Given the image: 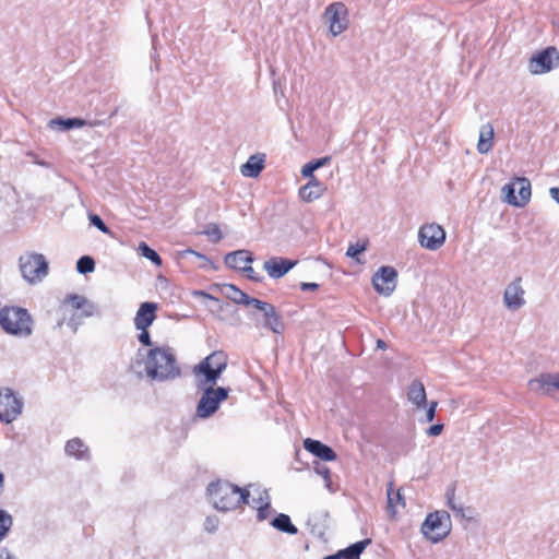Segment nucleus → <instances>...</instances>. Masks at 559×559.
Here are the masks:
<instances>
[{
    "instance_id": "nucleus-31",
    "label": "nucleus",
    "mask_w": 559,
    "mask_h": 559,
    "mask_svg": "<svg viewBox=\"0 0 559 559\" xmlns=\"http://www.w3.org/2000/svg\"><path fill=\"white\" fill-rule=\"evenodd\" d=\"M64 450L68 455L75 456L76 459H84L85 453L87 452V447L81 439L74 438L67 442Z\"/></svg>"
},
{
    "instance_id": "nucleus-41",
    "label": "nucleus",
    "mask_w": 559,
    "mask_h": 559,
    "mask_svg": "<svg viewBox=\"0 0 559 559\" xmlns=\"http://www.w3.org/2000/svg\"><path fill=\"white\" fill-rule=\"evenodd\" d=\"M140 331L138 335L139 342L144 346H150L152 344L150 332L147 331L148 328H135Z\"/></svg>"
},
{
    "instance_id": "nucleus-55",
    "label": "nucleus",
    "mask_w": 559,
    "mask_h": 559,
    "mask_svg": "<svg viewBox=\"0 0 559 559\" xmlns=\"http://www.w3.org/2000/svg\"><path fill=\"white\" fill-rule=\"evenodd\" d=\"M323 559H343V557L341 555V551H338L337 554L326 556Z\"/></svg>"
},
{
    "instance_id": "nucleus-42",
    "label": "nucleus",
    "mask_w": 559,
    "mask_h": 559,
    "mask_svg": "<svg viewBox=\"0 0 559 559\" xmlns=\"http://www.w3.org/2000/svg\"><path fill=\"white\" fill-rule=\"evenodd\" d=\"M205 234L210 236L214 242H217L223 238L219 227L215 224L211 225Z\"/></svg>"
},
{
    "instance_id": "nucleus-13",
    "label": "nucleus",
    "mask_w": 559,
    "mask_h": 559,
    "mask_svg": "<svg viewBox=\"0 0 559 559\" xmlns=\"http://www.w3.org/2000/svg\"><path fill=\"white\" fill-rule=\"evenodd\" d=\"M503 304L510 311H518L526 304L522 277H515L507 285L503 292Z\"/></svg>"
},
{
    "instance_id": "nucleus-56",
    "label": "nucleus",
    "mask_w": 559,
    "mask_h": 559,
    "mask_svg": "<svg viewBox=\"0 0 559 559\" xmlns=\"http://www.w3.org/2000/svg\"><path fill=\"white\" fill-rule=\"evenodd\" d=\"M69 325L72 328L73 332H76L78 325H76V323L73 322V319L70 320Z\"/></svg>"
},
{
    "instance_id": "nucleus-27",
    "label": "nucleus",
    "mask_w": 559,
    "mask_h": 559,
    "mask_svg": "<svg viewBox=\"0 0 559 559\" xmlns=\"http://www.w3.org/2000/svg\"><path fill=\"white\" fill-rule=\"evenodd\" d=\"M551 381V373H543L539 377L531 379L527 383L528 389L538 395H549V385Z\"/></svg>"
},
{
    "instance_id": "nucleus-18",
    "label": "nucleus",
    "mask_w": 559,
    "mask_h": 559,
    "mask_svg": "<svg viewBox=\"0 0 559 559\" xmlns=\"http://www.w3.org/2000/svg\"><path fill=\"white\" fill-rule=\"evenodd\" d=\"M262 326L273 333L281 334L284 331V323L276 308L271 304L262 312Z\"/></svg>"
},
{
    "instance_id": "nucleus-47",
    "label": "nucleus",
    "mask_w": 559,
    "mask_h": 559,
    "mask_svg": "<svg viewBox=\"0 0 559 559\" xmlns=\"http://www.w3.org/2000/svg\"><path fill=\"white\" fill-rule=\"evenodd\" d=\"M443 424H436V425H432L430 426L427 430H426V435L429 436V437H437L439 435L442 433L443 431Z\"/></svg>"
},
{
    "instance_id": "nucleus-10",
    "label": "nucleus",
    "mask_w": 559,
    "mask_h": 559,
    "mask_svg": "<svg viewBox=\"0 0 559 559\" xmlns=\"http://www.w3.org/2000/svg\"><path fill=\"white\" fill-rule=\"evenodd\" d=\"M348 11L343 2H333L325 8L324 19L329 23V31L333 36H338L348 27Z\"/></svg>"
},
{
    "instance_id": "nucleus-54",
    "label": "nucleus",
    "mask_w": 559,
    "mask_h": 559,
    "mask_svg": "<svg viewBox=\"0 0 559 559\" xmlns=\"http://www.w3.org/2000/svg\"><path fill=\"white\" fill-rule=\"evenodd\" d=\"M386 343L383 340L379 338L377 341V348L384 350L386 349Z\"/></svg>"
},
{
    "instance_id": "nucleus-26",
    "label": "nucleus",
    "mask_w": 559,
    "mask_h": 559,
    "mask_svg": "<svg viewBox=\"0 0 559 559\" xmlns=\"http://www.w3.org/2000/svg\"><path fill=\"white\" fill-rule=\"evenodd\" d=\"M493 127L490 123L483 124L479 131L477 150L480 154H486L491 150L493 142Z\"/></svg>"
},
{
    "instance_id": "nucleus-5",
    "label": "nucleus",
    "mask_w": 559,
    "mask_h": 559,
    "mask_svg": "<svg viewBox=\"0 0 559 559\" xmlns=\"http://www.w3.org/2000/svg\"><path fill=\"white\" fill-rule=\"evenodd\" d=\"M23 278L29 284L41 282L48 274L49 265L44 254L31 252L19 259Z\"/></svg>"
},
{
    "instance_id": "nucleus-49",
    "label": "nucleus",
    "mask_w": 559,
    "mask_h": 559,
    "mask_svg": "<svg viewBox=\"0 0 559 559\" xmlns=\"http://www.w3.org/2000/svg\"><path fill=\"white\" fill-rule=\"evenodd\" d=\"M313 163V166L319 169L328 164H330L331 162V157L329 156H325V157H322V158H318V159H313L311 160Z\"/></svg>"
},
{
    "instance_id": "nucleus-45",
    "label": "nucleus",
    "mask_w": 559,
    "mask_h": 559,
    "mask_svg": "<svg viewBox=\"0 0 559 559\" xmlns=\"http://www.w3.org/2000/svg\"><path fill=\"white\" fill-rule=\"evenodd\" d=\"M437 406H438L437 401H432L429 403V405L426 409V421L427 423H430L435 419Z\"/></svg>"
},
{
    "instance_id": "nucleus-40",
    "label": "nucleus",
    "mask_w": 559,
    "mask_h": 559,
    "mask_svg": "<svg viewBox=\"0 0 559 559\" xmlns=\"http://www.w3.org/2000/svg\"><path fill=\"white\" fill-rule=\"evenodd\" d=\"M366 250L365 243H354L347 248L346 255L356 259L359 262L358 255Z\"/></svg>"
},
{
    "instance_id": "nucleus-24",
    "label": "nucleus",
    "mask_w": 559,
    "mask_h": 559,
    "mask_svg": "<svg viewBox=\"0 0 559 559\" xmlns=\"http://www.w3.org/2000/svg\"><path fill=\"white\" fill-rule=\"evenodd\" d=\"M264 168V159L258 155H252L241 166V175L248 178H257Z\"/></svg>"
},
{
    "instance_id": "nucleus-35",
    "label": "nucleus",
    "mask_w": 559,
    "mask_h": 559,
    "mask_svg": "<svg viewBox=\"0 0 559 559\" xmlns=\"http://www.w3.org/2000/svg\"><path fill=\"white\" fill-rule=\"evenodd\" d=\"M138 251L140 252V254L146 259H148L152 263H154L155 265L159 266L162 265V259L158 255V253L153 250L151 247H148V245L146 242H140L139 247H138Z\"/></svg>"
},
{
    "instance_id": "nucleus-43",
    "label": "nucleus",
    "mask_w": 559,
    "mask_h": 559,
    "mask_svg": "<svg viewBox=\"0 0 559 559\" xmlns=\"http://www.w3.org/2000/svg\"><path fill=\"white\" fill-rule=\"evenodd\" d=\"M316 473L320 475L326 483L331 481V471L328 466L318 464L316 466Z\"/></svg>"
},
{
    "instance_id": "nucleus-37",
    "label": "nucleus",
    "mask_w": 559,
    "mask_h": 559,
    "mask_svg": "<svg viewBox=\"0 0 559 559\" xmlns=\"http://www.w3.org/2000/svg\"><path fill=\"white\" fill-rule=\"evenodd\" d=\"M187 254H192L198 260H200V262H201L200 267H202V269H207V267L212 266L211 260L206 255H204L203 253H200V252L194 251L192 249H186V250H182V251L179 252V255L181 258H185Z\"/></svg>"
},
{
    "instance_id": "nucleus-2",
    "label": "nucleus",
    "mask_w": 559,
    "mask_h": 559,
    "mask_svg": "<svg viewBox=\"0 0 559 559\" xmlns=\"http://www.w3.org/2000/svg\"><path fill=\"white\" fill-rule=\"evenodd\" d=\"M207 493L214 508L223 512L234 510L241 503H249V491L228 481L211 483Z\"/></svg>"
},
{
    "instance_id": "nucleus-39",
    "label": "nucleus",
    "mask_w": 559,
    "mask_h": 559,
    "mask_svg": "<svg viewBox=\"0 0 559 559\" xmlns=\"http://www.w3.org/2000/svg\"><path fill=\"white\" fill-rule=\"evenodd\" d=\"M91 225L98 228L104 234H110V229L107 227V225L104 223V221L98 216L97 214H90L88 216Z\"/></svg>"
},
{
    "instance_id": "nucleus-30",
    "label": "nucleus",
    "mask_w": 559,
    "mask_h": 559,
    "mask_svg": "<svg viewBox=\"0 0 559 559\" xmlns=\"http://www.w3.org/2000/svg\"><path fill=\"white\" fill-rule=\"evenodd\" d=\"M202 361H207L209 367L216 369L217 371L224 372L227 368V356L224 352H214Z\"/></svg>"
},
{
    "instance_id": "nucleus-8",
    "label": "nucleus",
    "mask_w": 559,
    "mask_h": 559,
    "mask_svg": "<svg viewBox=\"0 0 559 559\" xmlns=\"http://www.w3.org/2000/svg\"><path fill=\"white\" fill-rule=\"evenodd\" d=\"M559 67V50L549 46L535 52L528 60V71L532 74H545Z\"/></svg>"
},
{
    "instance_id": "nucleus-48",
    "label": "nucleus",
    "mask_w": 559,
    "mask_h": 559,
    "mask_svg": "<svg viewBox=\"0 0 559 559\" xmlns=\"http://www.w3.org/2000/svg\"><path fill=\"white\" fill-rule=\"evenodd\" d=\"M243 272H246L248 278H250L254 282L261 281V277L259 275H257L255 271L251 266H245Z\"/></svg>"
},
{
    "instance_id": "nucleus-38",
    "label": "nucleus",
    "mask_w": 559,
    "mask_h": 559,
    "mask_svg": "<svg viewBox=\"0 0 559 559\" xmlns=\"http://www.w3.org/2000/svg\"><path fill=\"white\" fill-rule=\"evenodd\" d=\"M269 305L270 304L266 302V301H262L260 299L249 297L248 295H247V298H246V300L243 302V306H247V307L252 306L259 312H262L263 310H265Z\"/></svg>"
},
{
    "instance_id": "nucleus-28",
    "label": "nucleus",
    "mask_w": 559,
    "mask_h": 559,
    "mask_svg": "<svg viewBox=\"0 0 559 559\" xmlns=\"http://www.w3.org/2000/svg\"><path fill=\"white\" fill-rule=\"evenodd\" d=\"M386 496H388V512L391 515H394L396 513V508L399 506L402 508H405V506H406L405 499L402 496L401 490L394 491L393 483H390L388 485Z\"/></svg>"
},
{
    "instance_id": "nucleus-14",
    "label": "nucleus",
    "mask_w": 559,
    "mask_h": 559,
    "mask_svg": "<svg viewBox=\"0 0 559 559\" xmlns=\"http://www.w3.org/2000/svg\"><path fill=\"white\" fill-rule=\"evenodd\" d=\"M296 260H290L282 257H272L264 261L263 270L271 278L277 280L287 274L295 265Z\"/></svg>"
},
{
    "instance_id": "nucleus-53",
    "label": "nucleus",
    "mask_w": 559,
    "mask_h": 559,
    "mask_svg": "<svg viewBox=\"0 0 559 559\" xmlns=\"http://www.w3.org/2000/svg\"><path fill=\"white\" fill-rule=\"evenodd\" d=\"M194 295L195 296H201V297H204V298H207V299H211V300H214V301H218V299L203 290H198V292H194Z\"/></svg>"
},
{
    "instance_id": "nucleus-22",
    "label": "nucleus",
    "mask_w": 559,
    "mask_h": 559,
    "mask_svg": "<svg viewBox=\"0 0 559 559\" xmlns=\"http://www.w3.org/2000/svg\"><path fill=\"white\" fill-rule=\"evenodd\" d=\"M224 261L228 267L243 271L242 264L251 263L253 258L250 251L241 249L227 253Z\"/></svg>"
},
{
    "instance_id": "nucleus-1",
    "label": "nucleus",
    "mask_w": 559,
    "mask_h": 559,
    "mask_svg": "<svg viewBox=\"0 0 559 559\" xmlns=\"http://www.w3.org/2000/svg\"><path fill=\"white\" fill-rule=\"evenodd\" d=\"M144 370L150 379L156 381H167L180 376L176 356L168 346L150 349L144 361Z\"/></svg>"
},
{
    "instance_id": "nucleus-25",
    "label": "nucleus",
    "mask_w": 559,
    "mask_h": 559,
    "mask_svg": "<svg viewBox=\"0 0 559 559\" xmlns=\"http://www.w3.org/2000/svg\"><path fill=\"white\" fill-rule=\"evenodd\" d=\"M102 122L100 121H86L84 119H81V118H68V119H61V118H56V119H52L49 121V124L51 127H53L55 124H58L60 126V130H70V129H73V128H81V127H84V126H90V127H96V126H99Z\"/></svg>"
},
{
    "instance_id": "nucleus-11",
    "label": "nucleus",
    "mask_w": 559,
    "mask_h": 559,
    "mask_svg": "<svg viewBox=\"0 0 559 559\" xmlns=\"http://www.w3.org/2000/svg\"><path fill=\"white\" fill-rule=\"evenodd\" d=\"M445 230L436 223L424 224L418 230V241L427 250H438L445 242Z\"/></svg>"
},
{
    "instance_id": "nucleus-51",
    "label": "nucleus",
    "mask_w": 559,
    "mask_h": 559,
    "mask_svg": "<svg viewBox=\"0 0 559 559\" xmlns=\"http://www.w3.org/2000/svg\"><path fill=\"white\" fill-rule=\"evenodd\" d=\"M301 290H317L319 288V285L317 283H301L300 285Z\"/></svg>"
},
{
    "instance_id": "nucleus-4",
    "label": "nucleus",
    "mask_w": 559,
    "mask_h": 559,
    "mask_svg": "<svg viewBox=\"0 0 559 559\" xmlns=\"http://www.w3.org/2000/svg\"><path fill=\"white\" fill-rule=\"evenodd\" d=\"M451 527L450 514L447 511H435L426 516L420 531L427 539L437 544L450 534Z\"/></svg>"
},
{
    "instance_id": "nucleus-32",
    "label": "nucleus",
    "mask_w": 559,
    "mask_h": 559,
    "mask_svg": "<svg viewBox=\"0 0 559 559\" xmlns=\"http://www.w3.org/2000/svg\"><path fill=\"white\" fill-rule=\"evenodd\" d=\"M371 543L370 539L357 542L347 548L340 550L343 559H359L364 549Z\"/></svg>"
},
{
    "instance_id": "nucleus-44",
    "label": "nucleus",
    "mask_w": 559,
    "mask_h": 559,
    "mask_svg": "<svg viewBox=\"0 0 559 559\" xmlns=\"http://www.w3.org/2000/svg\"><path fill=\"white\" fill-rule=\"evenodd\" d=\"M549 396L555 397L556 393L559 392V374L551 373V381L549 385Z\"/></svg>"
},
{
    "instance_id": "nucleus-23",
    "label": "nucleus",
    "mask_w": 559,
    "mask_h": 559,
    "mask_svg": "<svg viewBox=\"0 0 559 559\" xmlns=\"http://www.w3.org/2000/svg\"><path fill=\"white\" fill-rule=\"evenodd\" d=\"M407 399L417 408H424L427 406V394L425 386L421 381L414 380L408 388Z\"/></svg>"
},
{
    "instance_id": "nucleus-20",
    "label": "nucleus",
    "mask_w": 559,
    "mask_h": 559,
    "mask_svg": "<svg viewBox=\"0 0 559 559\" xmlns=\"http://www.w3.org/2000/svg\"><path fill=\"white\" fill-rule=\"evenodd\" d=\"M324 188L322 183L316 178L311 179L299 189V197L306 202H312L322 197Z\"/></svg>"
},
{
    "instance_id": "nucleus-36",
    "label": "nucleus",
    "mask_w": 559,
    "mask_h": 559,
    "mask_svg": "<svg viewBox=\"0 0 559 559\" xmlns=\"http://www.w3.org/2000/svg\"><path fill=\"white\" fill-rule=\"evenodd\" d=\"M95 270V261L90 255L81 257L76 262V271L80 274L92 273Z\"/></svg>"
},
{
    "instance_id": "nucleus-33",
    "label": "nucleus",
    "mask_w": 559,
    "mask_h": 559,
    "mask_svg": "<svg viewBox=\"0 0 559 559\" xmlns=\"http://www.w3.org/2000/svg\"><path fill=\"white\" fill-rule=\"evenodd\" d=\"M222 292L225 295V297H227L228 299L238 305H243L247 298V294L237 288L233 284H224Z\"/></svg>"
},
{
    "instance_id": "nucleus-46",
    "label": "nucleus",
    "mask_w": 559,
    "mask_h": 559,
    "mask_svg": "<svg viewBox=\"0 0 559 559\" xmlns=\"http://www.w3.org/2000/svg\"><path fill=\"white\" fill-rule=\"evenodd\" d=\"M317 170V168L313 166V163L312 162H309L307 164H305L301 168V176L305 177V178H309V180L311 179V177H314L313 176V173Z\"/></svg>"
},
{
    "instance_id": "nucleus-52",
    "label": "nucleus",
    "mask_w": 559,
    "mask_h": 559,
    "mask_svg": "<svg viewBox=\"0 0 559 559\" xmlns=\"http://www.w3.org/2000/svg\"><path fill=\"white\" fill-rule=\"evenodd\" d=\"M549 195L554 201H556L559 204V188L552 187L549 189Z\"/></svg>"
},
{
    "instance_id": "nucleus-6",
    "label": "nucleus",
    "mask_w": 559,
    "mask_h": 559,
    "mask_svg": "<svg viewBox=\"0 0 559 559\" xmlns=\"http://www.w3.org/2000/svg\"><path fill=\"white\" fill-rule=\"evenodd\" d=\"M514 180L502 187L503 201L516 207H524L531 200V181L525 177H516Z\"/></svg>"
},
{
    "instance_id": "nucleus-16",
    "label": "nucleus",
    "mask_w": 559,
    "mask_h": 559,
    "mask_svg": "<svg viewBox=\"0 0 559 559\" xmlns=\"http://www.w3.org/2000/svg\"><path fill=\"white\" fill-rule=\"evenodd\" d=\"M447 506L453 511L455 518L466 520L468 522L475 521L474 509L472 507H464L462 502L455 498V488L449 487L445 491Z\"/></svg>"
},
{
    "instance_id": "nucleus-29",
    "label": "nucleus",
    "mask_w": 559,
    "mask_h": 559,
    "mask_svg": "<svg viewBox=\"0 0 559 559\" xmlns=\"http://www.w3.org/2000/svg\"><path fill=\"white\" fill-rule=\"evenodd\" d=\"M272 526L276 530L295 535L297 534V527L292 523L290 518L287 514L281 513L272 520Z\"/></svg>"
},
{
    "instance_id": "nucleus-17",
    "label": "nucleus",
    "mask_w": 559,
    "mask_h": 559,
    "mask_svg": "<svg viewBox=\"0 0 559 559\" xmlns=\"http://www.w3.org/2000/svg\"><path fill=\"white\" fill-rule=\"evenodd\" d=\"M157 305L154 302H142L134 317L135 328H148L156 319Z\"/></svg>"
},
{
    "instance_id": "nucleus-50",
    "label": "nucleus",
    "mask_w": 559,
    "mask_h": 559,
    "mask_svg": "<svg viewBox=\"0 0 559 559\" xmlns=\"http://www.w3.org/2000/svg\"><path fill=\"white\" fill-rule=\"evenodd\" d=\"M217 527V520L216 519H212V518H207L206 521H205V528L206 531L209 532H213L215 531Z\"/></svg>"
},
{
    "instance_id": "nucleus-12",
    "label": "nucleus",
    "mask_w": 559,
    "mask_h": 559,
    "mask_svg": "<svg viewBox=\"0 0 559 559\" xmlns=\"http://www.w3.org/2000/svg\"><path fill=\"white\" fill-rule=\"evenodd\" d=\"M397 272L392 266H381L372 276L374 289L383 295L390 296L396 287Z\"/></svg>"
},
{
    "instance_id": "nucleus-19",
    "label": "nucleus",
    "mask_w": 559,
    "mask_h": 559,
    "mask_svg": "<svg viewBox=\"0 0 559 559\" xmlns=\"http://www.w3.org/2000/svg\"><path fill=\"white\" fill-rule=\"evenodd\" d=\"M304 448L323 461H334L336 459L334 450L321 441L308 438L304 441Z\"/></svg>"
},
{
    "instance_id": "nucleus-21",
    "label": "nucleus",
    "mask_w": 559,
    "mask_h": 559,
    "mask_svg": "<svg viewBox=\"0 0 559 559\" xmlns=\"http://www.w3.org/2000/svg\"><path fill=\"white\" fill-rule=\"evenodd\" d=\"M64 304L70 305L75 310L82 309L80 317H92L95 312V306L82 295L70 294L64 298Z\"/></svg>"
},
{
    "instance_id": "nucleus-7",
    "label": "nucleus",
    "mask_w": 559,
    "mask_h": 559,
    "mask_svg": "<svg viewBox=\"0 0 559 559\" xmlns=\"http://www.w3.org/2000/svg\"><path fill=\"white\" fill-rule=\"evenodd\" d=\"M201 390L203 393L197 405V416L200 418H209L214 413H216L221 402L228 397L229 390L221 386H206L205 389Z\"/></svg>"
},
{
    "instance_id": "nucleus-34",
    "label": "nucleus",
    "mask_w": 559,
    "mask_h": 559,
    "mask_svg": "<svg viewBox=\"0 0 559 559\" xmlns=\"http://www.w3.org/2000/svg\"><path fill=\"white\" fill-rule=\"evenodd\" d=\"M258 502L260 506L258 507L257 518L259 521H264L271 512L270 497L265 490L260 493Z\"/></svg>"
},
{
    "instance_id": "nucleus-3",
    "label": "nucleus",
    "mask_w": 559,
    "mask_h": 559,
    "mask_svg": "<svg viewBox=\"0 0 559 559\" xmlns=\"http://www.w3.org/2000/svg\"><path fill=\"white\" fill-rule=\"evenodd\" d=\"M0 325L9 334L20 337L29 336L33 332V320L26 309L4 307L0 311Z\"/></svg>"
},
{
    "instance_id": "nucleus-9",
    "label": "nucleus",
    "mask_w": 559,
    "mask_h": 559,
    "mask_svg": "<svg viewBox=\"0 0 559 559\" xmlns=\"http://www.w3.org/2000/svg\"><path fill=\"white\" fill-rule=\"evenodd\" d=\"M23 406V400L13 390H0V421L11 424L22 414Z\"/></svg>"
},
{
    "instance_id": "nucleus-15",
    "label": "nucleus",
    "mask_w": 559,
    "mask_h": 559,
    "mask_svg": "<svg viewBox=\"0 0 559 559\" xmlns=\"http://www.w3.org/2000/svg\"><path fill=\"white\" fill-rule=\"evenodd\" d=\"M193 373L197 379L198 389H205L206 386L214 388L223 372L209 367L207 361H200L193 368Z\"/></svg>"
}]
</instances>
